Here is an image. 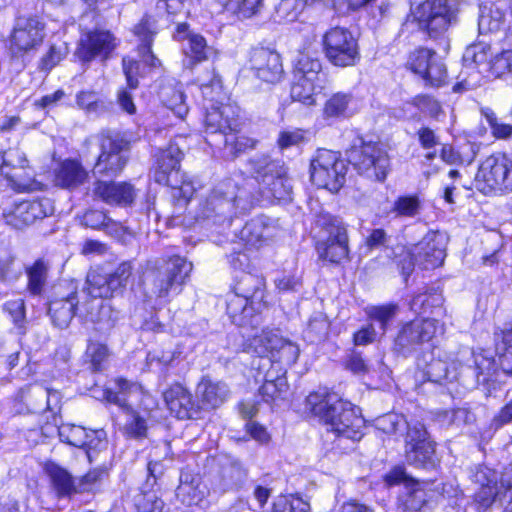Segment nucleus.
I'll list each match as a JSON object with an SVG mask.
<instances>
[{
	"mask_svg": "<svg viewBox=\"0 0 512 512\" xmlns=\"http://www.w3.org/2000/svg\"><path fill=\"white\" fill-rule=\"evenodd\" d=\"M306 408L320 419L327 432L342 440L359 441L363 435L365 420L360 409L341 399L336 393L314 392L306 398Z\"/></svg>",
	"mask_w": 512,
	"mask_h": 512,
	"instance_id": "f257e3e1",
	"label": "nucleus"
},
{
	"mask_svg": "<svg viewBox=\"0 0 512 512\" xmlns=\"http://www.w3.org/2000/svg\"><path fill=\"white\" fill-rule=\"evenodd\" d=\"M193 269L191 262L180 256L149 261L144 273V286L149 297L169 300L178 295Z\"/></svg>",
	"mask_w": 512,
	"mask_h": 512,
	"instance_id": "f03ea898",
	"label": "nucleus"
},
{
	"mask_svg": "<svg viewBox=\"0 0 512 512\" xmlns=\"http://www.w3.org/2000/svg\"><path fill=\"white\" fill-rule=\"evenodd\" d=\"M248 166L266 197L277 200L290 199L292 185L286 176V168L281 160L272 159L266 154H257L248 160Z\"/></svg>",
	"mask_w": 512,
	"mask_h": 512,
	"instance_id": "7ed1b4c3",
	"label": "nucleus"
},
{
	"mask_svg": "<svg viewBox=\"0 0 512 512\" xmlns=\"http://www.w3.org/2000/svg\"><path fill=\"white\" fill-rule=\"evenodd\" d=\"M131 262H122L117 268L108 272L101 267L90 269L86 276L85 287L81 292L83 301L88 297L111 298L122 293L132 275Z\"/></svg>",
	"mask_w": 512,
	"mask_h": 512,
	"instance_id": "20e7f679",
	"label": "nucleus"
},
{
	"mask_svg": "<svg viewBox=\"0 0 512 512\" xmlns=\"http://www.w3.org/2000/svg\"><path fill=\"white\" fill-rule=\"evenodd\" d=\"M243 200L233 192L225 193L221 189H214L202 202L196 211V220L230 226L234 217L244 214L247 205H241Z\"/></svg>",
	"mask_w": 512,
	"mask_h": 512,
	"instance_id": "39448f33",
	"label": "nucleus"
},
{
	"mask_svg": "<svg viewBox=\"0 0 512 512\" xmlns=\"http://www.w3.org/2000/svg\"><path fill=\"white\" fill-rule=\"evenodd\" d=\"M359 145L354 144L348 151V162L363 175L377 181L385 180L390 167L386 150L378 142H365L358 139Z\"/></svg>",
	"mask_w": 512,
	"mask_h": 512,
	"instance_id": "423d86ee",
	"label": "nucleus"
},
{
	"mask_svg": "<svg viewBox=\"0 0 512 512\" xmlns=\"http://www.w3.org/2000/svg\"><path fill=\"white\" fill-rule=\"evenodd\" d=\"M101 153L92 169L95 177H116L125 167L128 142L119 134L104 131L95 136Z\"/></svg>",
	"mask_w": 512,
	"mask_h": 512,
	"instance_id": "0eeeda50",
	"label": "nucleus"
},
{
	"mask_svg": "<svg viewBox=\"0 0 512 512\" xmlns=\"http://www.w3.org/2000/svg\"><path fill=\"white\" fill-rule=\"evenodd\" d=\"M418 28L430 38L445 33L456 19V12L449 0H425L412 10Z\"/></svg>",
	"mask_w": 512,
	"mask_h": 512,
	"instance_id": "6e6552de",
	"label": "nucleus"
},
{
	"mask_svg": "<svg viewBox=\"0 0 512 512\" xmlns=\"http://www.w3.org/2000/svg\"><path fill=\"white\" fill-rule=\"evenodd\" d=\"M347 164L338 152L319 149L310 164L312 182L320 188L338 192L345 182Z\"/></svg>",
	"mask_w": 512,
	"mask_h": 512,
	"instance_id": "1a4fd4ad",
	"label": "nucleus"
},
{
	"mask_svg": "<svg viewBox=\"0 0 512 512\" xmlns=\"http://www.w3.org/2000/svg\"><path fill=\"white\" fill-rule=\"evenodd\" d=\"M436 442L432 439L425 425L411 421L407 425L404 437V454L408 464L418 468L436 466Z\"/></svg>",
	"mask_w": 512,
	"mask_h": 512,
	"instance_id": "9d476101",
	"label": "nucleus"
},
{
	"mask_svg": "<svg viewBox=\"0 0 512 512\" xmlns=\"http://www.w3.org/2000/svg\"><path fill=\"white\" fill-rule=\"evenodd\" d=\"M317 226L327 233L325 240L317 243L319 257L331 263H340L348 257V235L341 219L328 213H321L316 220Z\"/></svg>",
	"mask_w": 512,
	"mask_h": 512,
	"instance_id": "9b49d317",
	"label": "nucleus"
},
{
	"mask_svg": "<svg viewBox=\"0 0 512 512\" xmlns=\"http://www.w3.org/2000/svg\"><path fill=\"white\" fill-rule=\"evenodd\" d=\"M322 43L327 59L334 66H353L360 59L357 40L346 28H331L323 35Z\"/></svg>",
	"mask_w": 512,
	"mask_h": 512,
	"instance_id": "f8f14e48",
	"label": "nucleus"
},
{
	"mask_svg": "<svg viewBox=\"0 0 512 512\" xmlns=\"http://www.w3.org/2000/svg\"><path fill=\"white\" fill-rule=\"evenodd\" d=\"M387 486L402 485L397 507L401 512H420L427 502V494L422 484L409 476L402 466H395L385 476Z\"/></svg>",
	"mask_w": 512,
	"mask_h": 512,
	"instance_id": "ddd939ff",
	"label": "nucleus"
},
{
	"mask_svg": "<svg viewBox=\"0 0 512 512\" xmlns=\"http://www.w3.org/2000/svg\"><path fill=\"white\" fill-rule=\"evenodd\" d=\"M434 318L415 319L403 324L394 339V350L408 356L430 342L438 330Z\"/></svg>",
	"mask_w": 512,
	"mask_h": 512,
	"instance_id": "4468645a",
	"label": "nucleus"
},
{
	"mask_svg": "<svg viewBox=\"0 0 512 512\" xmlns=\"http://www.w3.org/2000/svg\"><path fill=\"white\" fill-rule=\"evenodd\" d=\"M475 181L480 189L512 191V160L504 154L487 157L480 165Z\"/></svg>",
	"mask_w": 512,
	"mask_h": 512,
	"instance_id": "2eb2a0df",
	"label": "nucleus"
},
{
	"mask_svg": "<svg viewBox=\"0 0 512 512\" xmlns=\"http://www.w3.org/2000/svg\"><path fill=\"white\" fill-rule=\"evenodd\" d=\"M53 213L54 205L50 198H36L14 204L10 211L4 213V218L8 225L16 229H24Z\"/></svg>",
	"mask_w": 512,
	"mask_h": 512,
	"instance_id": "dca6fc26",
	"label": "nucleus"
},
{
	"mask_svg": "<svg viewBox=\"0 0 512 512\" xmlns=\"http://www.w3.org/2000/svg\"><path fill=\"white\" fill-rule=\"evenodd\" d=\"M45 24L36 16L17 18L12 37V48L19 52L29 51L40 45L45 36Z\"/></svg>",
	"mask_w": 512,
	"mask_h": 512,
	"instance_id": "f3484780",
	"label": "nucleus"
},
{
	"mask_svg": "<svg viewBox=\"0 0 512 512\" xmlns=\"http://www.w3.org/2000/svg\"><path fill=\"white\" fill-rule=\"evenodd\" d=\"M115 47V38L109 31H93L81 36L74 55L88 63L96 57L107 59Z\"/></svg>",
	"mask_w": 512,
	"mask_h": 512,
	"instance_id": "a211bd4d",
	"label": "nucleus"
},
{
	"mask_svg": "<svg viewBox=\"0 0 512 512\" xmlns=\"http://www.w3.org/2000/svg\"><path fill=\"white\" fill-rule=\"evenodd\" d=\"M250 68L263 82L275 84L284 74L280 55L269 48H255L250 55Z\"/></svg>",
	"mask_w": 512,
	"mask_h": 512,
	"instance_id": "6ab92c4d",
	"label": "nucleus"
},
{
	"mask_svg": "<svg viewBox=\"0 0 512 512\" xmlns=\"http://www.w3.org/2000/svg\"><path fill=\"white\" fill-rule=\"evenodd\" d=\"M0 173L20 190L30 188L32 174L28 171V160L23 151L10 148L1 154Z\"/></svg>",
	"mask_w": 512,
	"mask_h": 512,
	"instance_id": "aec40b11",
	"label": "nucleus"
},
{
	"mask_svg": "<svg viewBox=\"0 0 512 512\" xmlns=\"http://www.w3.org/2000/svg\"><path fill=\"white\" fill-rule=\"evenodd\" d=\"M166 407L178 419L198 418L201 406L193 398L191 392L183 385L176 383L163 392Z\"/></svg>",
	"mask_w": 512,
	"mask_h": 512,
	"instance_id": "412c9836",
	"label": "nucleus"
},
{
	"mask_svg": "<svg viewBox=\"0 0 512 512\" xmlns=\"http://www.w3.org/2000/svg\"><path fill=\"white\" fill-rule=\"evenodd\" d=\"M418 368L423 378L434 383L453 381L457 379V366L455 361L445 357L441 358V351L433 349L429 355L418 360Z\"/></svg>",
	"mask_w": 512,
	"mask_h": 512,
	"instance_id": "4be33fe9",
	"label": "nucleus"
},
{
	"mask_svg": "<svg viewBox=\"0 0 512 512\" xmlns=\"http://www.w3.org/2000/svg\"><path fill=\"white\" fill-rule=\"evenodd\" d=\"M183 152L178 144L171 142L167 148L157 154L155 181L166 186H176L180 174V162Z\"/></svg>",
	"mask_w": 512,
	"mask_h": 512,
	"instance_id": "5701e85b",
	"label": "nucleus"
},
{
	"mask_svg": "<svg viewBox=\"0 0 512 512\" xmlns=\"http://www.w3.org/2000/svg\"><path fill=\"white\" fill-rule=\"evenodd\" d=\"M79 316L94 324L97 331L109 332L119 319V311L106 301H83L79 308Z\"/></svg>",
	"mask_w": 512,
	"mask_h": 512,
	"instance_id": "b1692460",
	"label": "nucleus"
},
{
	"mask_svg": "<svg viewBox=\"0 0 512 512\" xmlns=\"http://www.w3.org/2000/svg\"><path fill=\"white\" fill-rule=\"evenodd\" d=\"M174 38L177 41L186 42L183 48L184 53L192 62L207 61L216 54L215 49L208 45L206 39L198 33L191 32L185 23L177 25Z\"/></svg>",
	"mask_w": 512,
	"mask_h": 512,
	"instance_id": "393cba45",
	"label": "nucleus"
},
{
	"mask_svg": "<svg viewBox=\"0 0 512 512\" xmlns=\"http://www.w3.org/2000/svg\"><path fill=\"white\" fill-rule=\"evenodd\" d=\"M205 130L208 134L221 133L226 136L240 127L238 108L230 104L214 107L206 113Z\"/></svg>",
	"mask_w": 512,
	"mask_h": 512,
	"instance_id": "a878e982",
	"label": "nucleus"
},
{
	"mask_svg": "<svg viewBox=\"0 0 512 512\" xmlns=\"http://www.w3.org/2000/svg\"><path fill=\"white\" fill-rule=\"evenodd\" d=\"M414 247L419 265L424 269L438 267L445 259L444 237L439 233L430 232L426 234Z\"/></svg>",
	"mask_w": 512,
	"mask_h": 512,
	"instance_id": "bb28decb",
	"label": "nucleus"
},
{
	"mask_svg": "<svg viewBox=\"0 0 512 512\" xmlns=\"http://www.w3.org/2000/svg\"><path fill=\"white\" fill-rule=\"evenodd\" d=\"M470 479L479 486L475 501L482 507H489L499 494L497 473L484 465H476L470 470Z\"/></svg>",
	"mask_w": 512,
	"mask_h": 512,
	"instance_id": "cd10ccee",
	"label": "nucleus"
},
{
	"mask_svg": "<svg viewBox=\"0 0 512 512\" xmlns=\"http://www.w3.org/2000/svg\"><path fill=\"white\" fill-rule=\"evenodd\" d=\"M229 395L230 390L225 382L212 380L209 377H203L196 387L197 402L201 410L218 408Z\"/></svg>",
	"mask_w": 512,
	"mask_h": 512,
	"instance_id": "c85d7f7f",
	"label": "nucleus"
},
{
	"mask_svg": "<svg viewBox=\"0 0 512 512\" xmlns=\"http://www.w3.org/2000/svg\"><path fill=\"white\" fill-rule=\"evenodd\" d=\"M56 429L62 442L88 450L96 448L101 444V437L104 434L102 430H91L87 432L84 427L70 423L56 424Z\"/></svg>",
	"mask_w": 512,
	"mask_h": 512,
	"instance_id": "c756f323",
	"label": "nucleus"
},
{
	"mask_svg": "<svg viewBox=\"0 0 512 512\" xmlns=\"http://www.w3.org/2000/svg\"><path fill=\"white\" fill-rule=\"evenodd\" d=\"M94 196L109 205H128L134 200L133 186L126 182L98 180L94 184Z\"/></svg>",
	"mask_w": 512,
	"mask_h": 512,
	"instance_id": "7c9ffc66",
	"label": "nucleus"
},
{
	"mask_svg": "<svg viewBox=\"0 0 512 512\" xmlns=\"http://www.w3.org/2000/svg\"><path fill=\"white\" fill-rule=\"evenodd\" d=\"M206 495V487L202 484L201 477L187 471H182L179 485L176 488V499L184 506L198 505Z\"/></svg>",
	"mask_w": 512,
	"mask_h": 512,
	"instance_id": "2f4dec72",
	"label": "nucleus"
},
{
	"mask_svg": "<svg viewBox=\"0 0 512 512\" xmlns=\"http://www.w3.org/2000/svg\"><path fill=\"white\" fill-rule=\"evenodd\" d=\"M278 342H281L279 351L284 355L287 354L288 361L295 362L299 356V349L291 342H283L270 332L262 331L261 334L255 335L249 344V349L253 350L260 358H264L268 352L278 348Z\"/></svg>",
	"mask_w": 512,
	"mask_h": 512,
	"instance_id": "473e14b6",
	"label": "nucleus"
},
{
	"mask_svg": "<svg viewBox=\"0 0 512 512\" xmlns=\"http://www.w3.org/2000/svg\"><path fill=\"white\" fill-rule=\"evenodd\" d=\"M247 470L238 461H230L221 466L213 481V487L219 492L237 490L247 479Z\"/></svg>",
	"mask_w": 512,
	"mask_h": 512,
	"instance_id": "72a5a7b5",
	"label": "nucleus"
},
{
	"mask_svg": "<svg viewBox=\"0 0 512 512\" xmlns=\"http://www.w3.org/2000/svg\"><path fill=\"white\" fill-rule=\"evenodd\" d=\"M82 303L77 292L71 293L67 298L51 301L49 314L53 324L61 329L67 328Z\"/></svg>",
	"mask_w": 512,
	"mask_h": 512,
	"instance_id": "f704fd0d",
	"label": "nucleus"
},
{
	"mask_svg": "<svg viewBox=\"0 0 512 512\" xmlns=\"http://www.w3.org/2000/svg\"><path fill=\"white\" fill-rule=\"evenodd\" d=\"M273 230L274 226L268 217L258 216L248 221L236 236L246 245L259 247L272 236Z\"/></svg>",
	"mask_w": 512,
	"mask_h": 512,
	"instance_id": "c9c22d12",
	"label": "nucleus"
},
{
	"mask_svg": "<svg viewBox=\"0 0 512 512\" xmlns=\"http://www.w3.org/2000/svg\"><path fill=\"white\" fill-rule=\"evenodd\" d=\"M87 170L76 160H65L56 170L55 183L66 189H76L88 180Z\"/></svg>",
	"mask_w": 512,
	"mask_h": 512,
	"instance_id": "e433bc0d",
	"label": "nucleus"
},
{
	"mask_svg": "<svg viewBox=\"0 0 512 512\" xmlns=\"http://www.w3.org/2000/svg\"><path fill=\"white\" fill-rule=\"evenodd\" d=\"M233 292L249 299L251 303H256L258 308H261L264 300V279L252 273L242 272L237 276Z\"/></svg>",
	"mask_w": 512,
	"mask_h": 512,
	"instance_id": "4c0bfd02",
	"label": "nucleus"
},
{
	"mask_svg": "<svg viewBox=\"0 0 512 512\" xmlns=\"http://www.w3.org/2000/svg\"><path fill=\"white\" fill-rule=\"evenodd\" d=\"M259 310L256 303H251L249 299L234 292L227 297V314L237 326L243 327L249 324L253 314Z\"/></svg>",
	"mask_w": 512,
	"mask_h": 512,
	"instance_id": "58836bf2",
	"label": "nucleus"
},
{
	"mask_svg": "<svg viewBox=\"0 0 512 512\" xmlns=\"http://www.w3.org/2000/svg\"><path fill=\"white\" fill-rule=\"evenodd\" d=\"M45 472L58 497H69L72 494L79 493L77 480L66 469L55 463H47Z\"/></svg>",
	"mask_w": 512,
	"mask_h": 512,
	"instance_id": "ea45409f",
	"label": "nucleus"
},
{
	"mask_svg": "<svg viewBox=\"0 0 512 512\" xmlns=\"http://www.w3.org/2000/svg\"><path fill=\"white\" fill-rule=\"evenodd\" d=\"M285 373L277 376H274L270 370L266 373L264 383L259 388V395L264 402L276 404L287 398L289 385Z\"/></svg>",
	"mask_w": 512,
	"mask_h": 512,
	"instance_id": "a19ab883",
	"label": "nucleus"
},
{
	"mask_svg": "<svg viewBox=\"0 0 512 512\" xmlns=\"http://www.w3.org/2000/svg\"><path fill=\"white\" fill-rule=\"evenodd\" d=\"M139 392L140 386L138 384L130 382L124 378H117L114 381V387L104 390L103 396L108 402L116 404L122 408L129 409V396Z\"/></svg>",
	"mask_w": 512,
	"mask_h": 512,
	"instance_id": "79ce46f5",
	"label": "nucleus"
},
{
	"mask_svg": "<svg viewBox=\"0 0 512 512\" xmlns=\"http://www.w3.org/2000/svg\"><path fill=\"white\" fill-rule=\"evenodd\" d=\"M321 80H313L312 78H299L294 77L293 84L291 86V97L294 101L301 102L307 106L314 105L316 103L315 95L317 89H321Z\"/></svg>",
	"mask_w": 512,
	"mask_h": 512,
	"instance_id": "37998d69",
	"label": "nucleus"
},
{
	"mask_svg": "<svg viewBox=\"0 0 512 512\" xmlns=\"http://www.w3.org/2000/svg\"><path fill=\"white\" fill-rule=\"evenodd\" d=\"M50 263L45 258L37 259L26 268L28 277L27 289L32 295H40L47 281Z\"/></svg>",
	"mask_w": 512,
	"mask_h": 512,
	"instance_id": "c03bdc74",
	"label": "nucleus"
},
{
	"mask_svg": "<svg viewBox=\"0 0 512 512\" xmlns=\"http://www.w3.org/2000/svg\"><path fill=\"white\" fill-rule=\"evenodd\" d=\"M321 69L322 65L318 58H314L308 53L299 52L294 59L293 77L321 80Z\"/></svg>",
	"mask_w": 512,
	"mask_h": 512,
	"instance_id": "a18cd8bd",
	"label": "nucleus"
},
{
	"mask_svg": "<svg viewBox=\"0 0 512 512\" xmlns=\"http://www.w3.org/2000/svg\"><path fill=\"white\" fill-rule=\"evenodd\" d=\"M23 275V266L8 252H0V283L12 285Z\"/></svg>",
	"mask_w": 512,
	"mask_h": 512,
	"instance_id": "49530a36",
	"label": "nucleus"
},
{
	"mask_svg": "<svg viewBox=\"0 0 512 512\" xmlns=\"http://www.w3.org/2000/svg\"><path fill=\"white\" fill-rule=\"evenodd\" d=\"M160 95L164 105L173 111L177 117L183 118L188 113L186 97L180 86H165L161 89Z\"/></svg>",
	"mask_w": 512,
	"mask_h": 512,
	"instance_id": "de8ad7c7",
	"label": "nucleus"
},
{
	"mask_svg": "<svg viewBox=\"0 0 512 512\" xmlns=\"http://www.w3.org/2000/svg\"><path fill=\"white\" fill-rule=\"evenodd\" d=\"M238 131H231L224 137L225 150L231 158H236L241 154L256 147L258 141L254 138L239 134Z\"/></svg>",
	"mask_w": 512,
	"mask_h": 512,
	"instance_id": "09e8293b",
	"label": "nucleus"
},
{
	"mask_svg": "<svg viewBox=\"0 0 512 512\" xmlns=\"http://www.w3.org/2000/svg\"><path fill=\"white\" fill-rule=\"evenodd\" d=\"M399 306L394 303L385 305L371 306L367 308L366 313L370 320L379 323L381 335L386 333L389 323L398 314Z\"/></svg>",
	"mask_w": 512,
	"mask_h": 512,
	"instance_id": "8fccbe9b",
	"label": "nucleus"
},
{
	"mask_svg": "<svg viewBox=\"0 0 512 512\" xmlns=\"http://www.w3.org/2000/svg\"><path fill=\"white\" fill-rule=\"evenodd\" d=\"M159 489L142 485L141 494L136 499L139 512H162L164 502L159 496Z\"/></svg>",
	"mask_w": 512,
	"mask_h": 512,
	"instance_id": "3c124183",
	"label": "nucleus"
},
{
	"mask_svg": "<svg viewBox=\"0 0 512 512\" xmlns=\"http://www.w3.org/2000/svg\"><path fill=\"white\" fill-rule=\"evenodd\" d=\"M352 101L351 94L336 93L325 103L323 114L325 118H340L347 115V110Z\"/></svg>",
	"mask_w": 512,
	"mask_h": 512,
	"instance_id": "603ef678",
	"label": "nucleus"
},
{
	"mask_svg": "<svg viewBox=\"0 0 512 512\" xmlns=\"http://www.w3.org/2000/svg\"><path fill=\"white\" fill-rule=\"evenodd\" d=\"M80 222L83 226L91 229H103L109 231L117 226V223L108 217L103 211L96 209L86 210L80 216Z\"/></svg>",
	"mask_w": 512,
	"mask_h": 512,
	"instance_id": "864d4df0",
	"label": "nucleus"
},
{
	"mask_svg": "<svg viewBox=\"0 0 512 512\" xmlns=\"http://www.w3.org/2000/svg\"><path fill=\"white\" fill-rule=\"evenodd\" d=\"M110 353L106 344L90 340L85 351L86 361L90 363L92 371L98 372L103 369V363L108 359Z\"/></svg>",
	"mask_w": 512,
	"mask_h": 512,
	"instance_id": "5fc2aeb1",
	"label": "nucleus"
},
{
	"mask_svg": "<svg viewBox=\"0 0 512 512\" xmlns=\"http://www.w3.org/2000/svg\"><path fill=\"white\" fill-rule=\"evenodd\" d=\"M421 201L416 195H406L398 197L392 207V212L397 217L412 218L420 214Z\"/></svg>",
	"mask_w": 512,
	"mask_h": 512,
	"instance_id": "6e6d98bb",
	"label": "nucleus"
},
{
	"mask_svg": "<svg viewBox=\"0 0 512 512\" xmlns=\"http://www.w3.org/2000/svg\"><path fill=\"white\" fill-rule=\"evenodd\" d=\"M329 327L330 323L326 315L322 312H315L308 321L305 330L306 338L310 342L320 341L327 335Z\"/></svg>",
	"mask_w": 512,
	"mask_h": 512,
	"instance_id": "4d7b16f0",
	"label": "nucleus"
},
{
	"mask_svg": "<svg viewBox=\"0 0 512 512\" xmlns=\"http://www.w3.org/2000/svg\"><path fill=\"white\" fill-rule=\"evenodd\" d=\"M443 298L437 293H420L410 301V309L417 314L433 312V308H440Z\"/></svg>",
	"mask_w": 512,
	"mask_h": 512,
	"instance_id": "13d9d810",
	"label": "nucleus"
},
{
	"mask_svg": "<svg viewBox=\"0 0 512 512\" xmlns=\"http://www.w3.org/2000/svg\"><path fill=\"white\" fill-rule=\"evenodd\" d=\"M435 53V51L428 48H418L410 53L406 65L412 72L422 76L429 67Z\"/></svg>",
	"mask_w": 512,
	"mask_h": 512,
	"instance_id": "bf43d9fd",
	"label": "nucleus"
},
{
	"mask_svg": "<svg viewBox=\"0 0 512 512\" xmlns=\"http://www.w3.org/2000/svg\"><path fill=\"white\" fill-rule=\"evenodd\" d=\"M310 0H281L276 7V15L280 21H295Z\"/></svg>",
	"mask_w": 512,
	"mask_h": 512,
	"instance_id": "052dcab7",
	"label": "nucleus"
},
{
	"mask_svg": "<svg viewBox=\"0 0 512 512\" xmlns=\"http://www.w3.org/2000/svg\"><path fill=\"white\" fill-rule=\"evenodd\" d=\"M271 512H310V504L293 495L279 496L273 502Z\"/></svg>",
	"mask_w": 512,
	"mask_h": 512,
	"instance_id": "680f3d73",
	"label": "nucleus"
},
{
	"mask_svg": "<svg viewBox=\"0 0 512 512\" xmlns=\"http://www.w3.org/2000/svg\"><path fill=\"white\" fill-rule=\"evenodd\" d=\"M123 429L127 437L141 439L147 436L148 426L144 417L131 410L127 414V420Z\"/></svg>",
	"mask_w": 512,
	"mask_h": 512,
	"instance_id": "e2e57ef3",
	"label": "nucleus"
},
{
	"mask_svg": "<svg viewBox=\"0 0 512 512\" xmlns=\"http://www.w3.org/2000/svg\"><path fill=\"white\" fill-rule=\"evenodd\" d=\"M426 83L432 86H441L447 78V69L440 57L435 53L426 72L421 76Z\"/></svg>",
	"mask_w": 512,
	"mask_h": 512,
	"instance_id": "0e129e2a",
	"label": "nucleus"
},
{
	"mask_svg": "<svg viewBox=\"0 0 512 512\" xmlns=\"http://www.w3.org/2000/svg\"><path fill=\"white\" fill-rule=\"evenodd\" d=\"M4 310L9 313L18 334L26 333L25 303L23 299L10 300L4 304Z\"/></svg>",
	"mask_w": 512,
	"mask_h": 512,
	"instance_id": "69168bd1",
	"label": "nucleus"
},
{
	"mask_svg": "<svg viewBox=\"0 0 512 512\" xmlns=\"http://www.w3.org/2000/svg\"><path fill=\"white\" fill-rule=\"evenodd\" d=\"M134 33L139 37L143 49H145L147 52H151L153 36L156 33L155 21L150 16L145 15L135 26Z\"/></svg>",
	"mask_w": 512,
	"mask_h": 512,
	"instance_id": "338daca9",
	"label": "nucleus"
},
{
	"mask_svg": "<svg viewBox=\"0 0 512 512\" xmlns=\"http://www.w3.org/2000/svg\"><path fill=\"white\" fill-rule=\"evenodd\" d=\"M489 68L495 77H502L512 72V50H503L496 54L490 60Z\"/></svg>",
	"mask_w": 512,
	"mask_h": 512,
	"instance_id": "774afa93",
	"label": "nucleus"
}]
</instances>
